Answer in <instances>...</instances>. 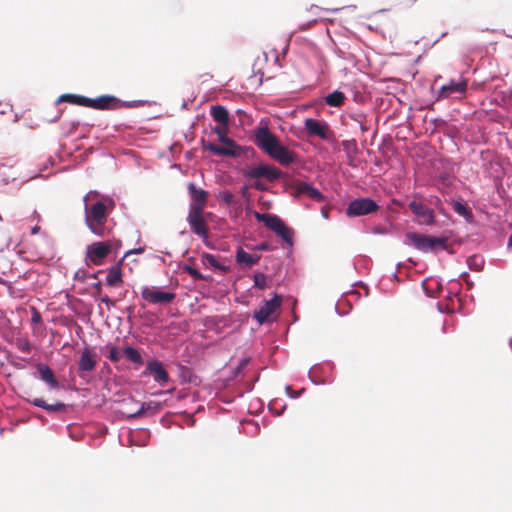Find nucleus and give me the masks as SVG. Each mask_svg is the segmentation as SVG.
Listing matches in <instances>:
<instances>
[{"mask_svg": "<svg viewBox=\"0 0 512 512\" xmlns=\"http://www.w3.org/2000/svg\"><path fill=\"white\" fill-rule=\"evenodd\" d=\"M84 221L90 232L98 237L110 235L108 218L116 207L115 200L97 190L89 191L84 197Z\"/></svg>", "mask_w": 512, "mask_h": 512, "instance_id": "f257e3e1", "label": "nucleus"}, {"mask_svg": "<svg viewBox=\"0 0 512 512\" xmlns=\"http://www.w3.org/2000/svg\"><path fill=\"white\" fill-rule=\"evenodd\" d=\"M269 120L262 118L253 130L252 141L263 153L281 165H289L295 161V155L284 146L277 135L268 127Z\"/></svg>", "mask_w": 512, "mask_h": 512, "instance_id": "f03ea898", "label": "nucleus"}, {"mask_svg": "<svg viewBox=\"0 0 512 512\" xmlns=\"http://www.w3.org/2000/svg\"><path fill=\"white\" fill-rule=\"evenodd\" d=\"M452 233L451 230H447L435 236L416 231H408L405 233L403 244L421 253L436 254L441 251V249H446V242H448L449 236L452 235Z\"/></svg>", "mask_w": 512, "mask_h": 512, "instance_id": "7ed1b4c3", "label": "nucleus"}, {"mask_svg": "<svg viewBox=\"0 0 512 512\" xmlns=\"http://www.w3.org/2000/svg\"><path fill=\"white\" fill-rule=\"evenodd\" d=\"M241 175L246 179H265L268 181H277L282 178L283 173L277 167L260 161L258 164L253 166H247L241 170ZM252 187L258 191H265L266 186L260 182L255 181Z\"/></svg>", "mask_w": 512, "mask_h": 512, "instance_id": "20e7f679", "label": "nucleus"}, {"mask_svg": "<svg viewBox=\"0 0 512 512\" xmlns=\"http://www.w3.org/2000/svg\"><path fill=\"white\" fill-rule=\"evenodd\" d=\"M149 100H122L112 94H101L95 98L90 97V108L95 110H116L120 107L137 108L145 105H151Z\"/></svg>", "mask_w": 512, "mask_h": 512, "instance_id": "39448f33", "label": "nucleus"}, {"mask_svg": "<svg viewBox=\"0 0 512 512\" xmlns=\"http://www.w3.org/2000/svg\"><path fill=\"white\" fill-rule=\"evenodd\" d=\"M431 177L439 189H450L456 179L454 163L449 158H439L433 161Z\"/></svg>", "mask_w": 512, "mask_h": 512, "instance_id": "423d86ee", "label": "nucleus"}, {"mask_svg": "<svg viewBox=\"0 0 512 512\" xmlns=\"http://www.w3.org/2000/svg\"><path fill=\"white\" fill-rule=\"evenodd\" d=\"M141 297L149 304L165 306L173 303L176 294L166 290L164 286L144 285L141 288Z\"/></svg>", "mask_w": 512, "mask_h": 512, "instance_id": "0eeeda50", "label": "nucleus"}, {"mask_svg": "<svg viewBox=\"0 0 512 512\" xmlns=\"http://www.w3.org/2000/svg\"><path fill=\"white\" fill-rule=\"evenodd\" d=\"M304 131L310 137H318L334 146L337 141L332 135L329 124L325 120L315 119L313 117L305 118Z\"/></svg>", "mask_w": 512, "mask_h": 512, "instance_id": "6e6552de", "label": "nucleus"}, {"mask_svg": "<svg viewBox=\"0 0 512 512\" xmlns=\"http://www.w3.org/2000/svg\"><path fill=\"white\" fill-rule=\"evenodd\" d=\"M380 205L371 197H357L349 202L345 214L349 218L361 217L377 212Z\"/></svg>", "mask_w": 512, "mask_h": 512, "instance_id": "1a4fd4ad", "label": "nucleus"}, {"mask_svg": "<svg viewBox=\"0 0 512 512\" xmlns=\"http://www.w3.org/2000/svg\"><path fill=\"white\" fill-rule=\"evenodd\" d=\"M282 303V297L274 291L272 297L269 299H263L258 309L253 311L252 318L256 320L259 325H263L267 322H272L268 319Z\"/></svg>", "mask_w": 512, "mask_h": 512, "instance_id": "9d476101", "label": "nucleus"}, {"mask_svg": "<svg viewBox=\"0 0 512 512\" xmlns=\"http://www.w3.org/2000/svg\"><path fill=\"white\" fill-rule=\"evenodd\" d=\"M141 376H152L153 380L160 386H166L170 381V376L165 370L162 362L156 358L148 359L145 362V369L141 372Z\"/></svg>", "mask_w": 512, "mask_h": 512, "instance_id": "9b49d317", "label": "nucleus"}, {"mask_svg": "<svg viewBox=\"0 0 512 512\" xmlns=\"http://www.w3.org/2000/svg\"><path fill=\"white\" fill-rule=\"evenodd\" d=\"M334 364L327 362L324 365L320 363L314 364L308 371V379L313 385H325L333 381L332 375Z\"/></svg>", "mask_w": 512, "mask_h": 512, "instance_id": "f8f14e48", "label": "nucleus"}, {"mask_svg": "<svg viewBox=\"0 0 512 512\" xmlns=\"http://www.w3.org/2000/svg\"><path fill=\"white\" fill-rule=\"evenodd\" d=\"M108 256L109 250L105 241H95L86 246L85 263L87 266L102 265Z\"/></svg>", "mask_w": 512, "mask_h": 512, "instance_id": "ddd939ff", "label": "nucleus"}, {"mask_svg": "<svg viewBox=\"0 0 512 512\" xmlns=\"http://www.w3.org/2000/svg\"><path fill=\"white\" fill-rule=\"evenodd\" d=\"M408 208L411 213L418 219L419 224H424L427 226L436 225L437 221L434 210L423 202L413 199L408 203Z\"/></svg>", "mask_w": 512, "mask_h": 512, "instance_id": "4468645a", "label": "nucleus"}, {"mask_svg": "<svg viewBox=\"0 0 512 512\" xmlns=\"http://www.w3.org/2000/svg\"><path fill=\"white\" fill-rule=\"evenodd\" d=\"M218 141L225 145L223 147L224 149L231 150L234 152L233 155H224L223 157H245V158H252V159H258V153L256 150L251 146H240L236 143L235 140L228 137L227 135H219Z\"/></svg>", "mask_w": 512, "mask_h": 512, "instance_id": "2eb2a0df", "label": "nucleus"}, {"mask_svg": "<svg viewBox=\"0 0 512 512\" xmlns=\"http://www.w3.org/2000/svg\"><path fill=\"white\" fill-rule=\"evenodd\" d=\"M28 403L31 405L43 409L46 413L51 416H60L62 414H67L72 407V405L64 403L60 400L55 401L54 403H47V401L42 397H36L33 399H26Z\"/></svg>", "mask_w": 512, "mask_h": 512, "instance_id": "dca6fc26", "label": "nucleus"}, {"mask_svg": "<svg viewBox=\"0 0 512 512\" xmlns=\"http://www.w3.org/2000/svg\"><path fill=\"white\" fill-rule=\"evenodd\" d=\"M467 85L468 80L466 78L461 77L459 80L451 79L438 89L436 100L447 99L454 95H463L467 91Z\"/></svg>", "mask_w": 512, "mask_h": 512, "instance_id": "f3484780", "label": "nucleus"}, {"mask_svg": "<svg viewBox=\"0 0 512 512\" xmlns=\"http://www.w3.org/2000/svg\"><path fill=\"white\" fill-rule=\"evenodd\" d=\"M78 364V375L80 378L85 379L88 373H91L95 370L97 365V355L96 353L88 346L82 350Z\"/></svg>", "mask_w": 512, "mask_h": 512, "instance_id": "a211bd4d", "label": "nucleus"}, {"mask_svg": "<svg viewBox=\"0 0 512 512\" xmlns=\"http://www.w3.org/2000/svg\"><path fill=\"white\" fill-rule=\"evenodd\" d=\"M163 408V403L159 401H148L140 404L138 410L132 413L121 412V418L125 420H132L136 418H141L144 416H152L159 413Z\"/></svg>", "mask_w": 512, "mask_h": 512, "instance_id": "6ab92c4d", "label": "nucleus"}, {"mask_svg": "<svg viewBox=\"0 0 512 512\" xmlns=\"http://www.w3.org/2000/svg\"><path fill=\"white\" fill-rule=\"evenodd\" d=\"M35 368L36 373L34 374V377L44 382L50 389L59 390L64 388V386H62L55 378L52 369L46 363L38 362L35 365Z\"/></svg>", "mask_w": 512, "mask_h": 512, "instance_id": "aec40b11", "label": "nucleus"}, {"mask_svg": "<svg viewBox=\"0 0 512 512\" xmlns=\"http://www.w3.org/2000/svg\"><path fill=\"white\" fill-rule=\"evenodd\" d=\"M445 201L452 207L453 211L459 217H462L465 220L466 223H468V224L475 223V217H474L472 209L462 198H458V199L449 198V199H446Z\"/></svg>", "mask_w": 512, "mask_h": 512, "instance_id": "412c9836", "label": "nucleus"}, {"mask_svg": "<svg viewBox=\"0 0 512 512\" xmlns=\"http://www.w3.org/2000/svg\"><path fill=\"white\" fill-rule=\"evenodd\" d=\"M433 125L432 132L437 131L443 136L451 139L455 144V139L459 136V130L454 125H449L448 122L442 118H434L430 120Z\"/></svg>", "mask_w": 512, "mask_h": 512, "instance_id": "4be33fe9", "label": "nucleus"}, {"mask_svg": "<svg viewBox=\"0 0 512 512\" xmlns=\"http://www.w3.org/2000/svg\"><path fill=\"white\" fill-rule=\"evenodd\" d=\"M296 189L314 201L323 202L325 200V195L311 181H299Z\"/></svg>", "mask_w": 512, "mask_h": 512, "instance_id": "5701e85b", "label": "nucleus"}, {"mask_svg": "<svg viewBox=\"0 0 512 512\" xmlns=\"http://www.w3.org/2000/svg\"><path fill=\"white\" fill-rule=\"evenodd\" d=\"M177 375L180 379V384H192L198 386L201 379L193 372V370L181 362L176 364Z\"/></svg>", "mask_w": 512, "mask_h": 512, "instance_id": "b1692460", "label": "nucleus"}, {"mask_svg": "<svg viewBox=\"0 0 512 512\" xmlns=\"http://www.w3.org/2000/svg\"><path fill=\"white\" fill-rule=\"evenodd\" d=\"M341 146L347 157V163L350 167L356 168V158L360 154L356 139H345L341 141Z\"/></svg>", "mask_w": 512, "mask_h": 512, "instance_id": "393cba45", "label": "nucleus"}, {"mask_svg": "<svg viewBox=\"0 0 512 512\" xmlns=\"http://www.w3.org/2000/svg\"><path fill=\"white\" fill-rule=\"evenodd\" d=\"M250 362V356H244L238 361L237 365L230 371L229 375L224 381L226 388H230L231 383H234L237 380V378L244 372Z\"/></svg>", "mask_w": 512, "mask_h": 512, "instance_id": "a878e982", "label": "nucleus"}, {"mask_svg": "<svg viewBox=\"0 0 512 512\" xmlns=\"http://www.w3.org/2000/svg\"><path fill=\"white\" fill-rule=\"evenodd\" d=\"M210 116L220 126H227L230 121V114L228 109L221 104L211 105Z\"/></svg>", "mask_w": 512, "mask_h": 512, "instance_id": "bb28decb", "label": "nucleus"}, {"mask_svg": "<svg viewBox=\"0 0 512 512\" xmlns=\"http://www.w3.org/2000/svg\"><path fill=\"white\" fill-rule=\"evenodd\" d=\"M107 272L105 284L109 287H116L123 283V273L119 265H111L104 270Z\"/></svg>", "mask_w": 512, "mask_h": 512, "instance_id": "cd10ccee", "label": "nucleus"}, {"mask_svg": "<svg viewBox=\"0 0 512 512\" xmlns=\"http://www.w3.org/2000/svg\"><path fill=\"white\" fill-rule=\"evenodd\" d=\"M123 355L128 361L136 365V368L142 366L145 362L142 352L139 348L134 346H126L123 348Z\"/></svg>", "mask_w": 512, "mask_h": 512, "instance_id": "c85d7f7f", "label": "nucleus"}, {"mask_svg": "<svg viewBox=\"0 0 512 512\" xmlns=\"http://www.w3.org/2000/svg\"><path fill=\"white\" fill-rule=\"evenodd\" d=\"M200 145L203 150H207L211 152L212 154L223 157L224 155H233L234 152L228 149L221 148L220 146H217L211 142H207L203 137L200 140Z\"/></svg>", "mask_w": 512, "mask_h": 512, "instance_id": "c756f323", "label": "nucleus"}, {"mask_svg": "<svg viewBox=\"0 0 512 512\" xmlns=\"http://www.w3.org/2000/svg\"><path fill=\"white\" fill-rule=\"evenodd\" d=\"M275 234L281 238L289 248L294 246V230L291 227L283 224Z\"/></svg>", "mask_w": 512, "mask_h": 512, "instance_id": "7c9ffc66", "label": "nucleus"}, {"mask_svg": "<svg viewBox=\"0 0 512 512\" xmlns=\"http://www.w3.org/2000/svg\"><path fill=\"white\" fill-rule=\"evenodd\" d=\"M345 99V94L339 89H336L326 95L325 103L330 107H339L344 103Z\"/></svg>", "mask_w": 512, "mask_h": 512, "instance_id": "2f4dec72", "label": "nucleus"}, {"mask_svg": "<svg viewBox=\"0 0 512 512\" xmlns=\"http://www.w3.org/2000/svg\"><path fill=\"white\" fill-rule=\"evenodd\" d=\"M251 253L245 251L242 247H237L235 262L240 269H249Z\"/></svg>", "mask_w": 512, "mask_h": 512, "instance_id": "473e14b6", "label": "nucleus"}, {"mask_svg": "<svg viewBox=\"0 0 512 512\" xmlns=\"http://www.w3.org/2000/svg\"><path fill=\"white\" fill-rule=\"evenodd\" d=\"M188 194L191 197L192 201H201L204 202L208 192L200 187H198L194 182L188 183L187 186Z\"/></svg>", "mask_w": 512, "mask_h": 512, "instance_id": "72a5a7b5", "label": "nucleus"}, {"mask_svg": "<svg viewBox=\"0 0 512 512\" xmlns=\"http://www.w3.org/2000/svg\"><path fill=\"white\" fill-rule=\"evenodd\" d=\"M67 96L68 104L90 108V97L75 93H67Z\"/></svg>", "mask_w": 512, "mask_h": 512, "instance_id": "f704fd0d", "label": "nucleus"}, {"mask_svg": "<svg viewBox=\"0 0 512 512\" xmlns=\"http://www.w3.org/2000/svg\"><path fill=\"white\" fill-rule=\"evenodd\" d=\"M287 409V404L283 399H273L268 403V410L274 416H281Z\"/></svg>", "mask_w": 512, "mask_h": 512, "instance_id": "c9c22d12", "label": "nucleus"}, {"mask_svg": "<svg viewBox=\"0 0 512 512\" xmlns=\"http://www.w3.org/2000/svg\"><path fill=\"white\" fill-rule=\"evenodd\" d=\"M466 263L472 271H480L484 266V258L479 254H472L467 257Z\"/></svg>", "mask_w": 512, "mask_h": 512, "instance_id": "e433bc0d", "label": "nucleus"}, {"mask_svg": "<svg viewBox=\"0 0 512 512\" xmlns=\"http://www.w3.org/2000/svg\"><path fill=\"white\" fill-rule=\"evenodd\" d=\"M178 268L182 272L189 274L194 281H200V279L204 278L203 273H201L197 268L189 264H178Z\"/></svg>", "mask_w": 512, "mask_h": 512, "instance_id": "4c0bfd02", "label": "nucleus"}, {"mask_svg": "<svg viewBox=\"0 0 512 512\" xmlns=\"http://www.w3.org/2000/svg\"><path fill=\"white\" fill-rule=\"evenodd\" d=\"M253 287L264 290L268 287L267 275L260 271H255L253 274Z\"/></svg>", "mask_w": 512, "mask_h": 512, "instance_id": "58836bf2", "label": "nucleus"}, {"mask_svg": "<svg viewBox=\"0 0 512 512\" xmlns=\"http://www.w3.org/2000/svg\"><path fill=\"white\" fill-rule=\"evenodd\" d=\"M283 224H285V222L277 214H269L265 226L276 233Z\"/></svg>", "mask_w": 512, "mask_h": 512, "instance_id": "ea45409f", "label": "nucleus"}, {"mask_svg": "<svg viewBox=\"0 0 512 512\" xmlns=\"http://www.w3.org/2000/svg\"><path fill=\"white\" fill-rule=\"evenodd\" d=\"M189 226H190L191 231L195 235L202 237L203 239L207 238L208 232H207V229L205 228V226L203 225L201 219L197 220V221H192V224Z\"/></svg>", "mask_w": 512, "mask_h": 512, "instance_id": "a19ab883", "label": "nucleus"}, {"mask_svg": "<svg viewBox=\"0 0 512 512\" xmlns=\"http://www.w3.org/2000/svg\"><path fill=\"white\" fill-rule=\"evenodd\" d=\"M430 205H433L439 214L443 215L446 218H450V214L444 208L442 200L438 196H430L428 200Z\"/></svg>", "mask_w": 512, "mask_h": 512, "instance_id": "79ce46f5", "label": "nucleus"}, {"mask_svg": "<svg viewBox=\"0 0 512 512\" xmlns=\"http://www.w3.org/2000/svg\"><path fill=\"white\" fill-rule=\"evenodd\" d=\"M106 348L108 349V353L106 354V357L112 361V362H118L122 355H123V350L120 351L119 348L115 345H112V344H107Z\"/></svg>", "mask_w": 512, "mask_h": 512, "instance_id": "37998d69", "label": "nucleus"}, {"mask_svg": "<svg viewBox=\"0 0 512 512\" xmlns=\"http://www.w3.org/2000/svg\"><path fill=\"white\" fill-rule=\"evenodd\" d=\"M201 262L205 267H210L215 270L219 261L215 255L208 252H203L201 254Z\"/></svg>", "mask_w": 512, "mask_h": 512, "instance_id": "c03bdc74", "label": "nucleus"}, {"mask_svg": "<svg viewBox=\"0 0 512 512\" xmlns=\"http://www.w3.org/2000/svg\"><path fill=\"white\" fill-rule=\"evenodd\" d=\"M219 199L228 206H232L235 203L234 195L228 189H223L219 192Z\"/></svg>", "mask_w": 512, "mask_h": 512, "instance_id": "a18cd8bd", "label": "nucleus"}, {"mask_svg": "<svg viewBox=\"0 0 512 512\" xmlns=\"http://www.w3.org/2000/svg\"><path fill=\"white\" fill-rule=\"evenodd\" d=\"M107 243V247L109 250V255H113L114 257L117 256L121 246L122 242L119 239H110L105 241Z\"/></svg>", "mask_w": 512, "mask_h": 512, "instance_id": "49530a36", "label": "nucleus"}, {"mask_svg": "<svg viewBox=\"0 0 512 512\" xmlns=\"http://www.w3.org/2000/svg\"><path fill=\"white\" fill-rule=\"evenodd\" d=\"M247 248L251 251L258 252V251H273L275 248L270 243L263 241L256 245H247Z\"/></svg>", "mask_w": 512, "mask_h": 512, "instance_id": "de8ad7c7", "label": "nucleus"}, {"mask_svg": "<svg viewBox=\"0 0 512 512\" xmlns=\"http://www.w3.org/2000/svg\"><path fill=\"white\" fill-rule=\"evenodd\" d=\"M365 117L364 115H352L351 118L356 121L359 125V129L362 133H366L370 130L371 126L366 121H363L361 118Z\"/></svg>", "mask_w": 512, "mask_h": 512, "instance_id": "09e8293b", "label": "nucleus"}, {"mask_svg": "<svg viewBox=\"0 0 512 512\" xmlns=\"http://www.w3.org/2000/svg\"><path fill=\"white\" fill-rule=\"evenodd\" d=\"M203 208H204V202L191 201V203L189 205V212H192V213L200 216L201 212L203 211Z\"/></svg>", "mask_w": 512, "mask_h": 512, "instance_id": "8fccbe9b", "label": "nucleus"}, {"mask_svg": "<svg viewBox=\"0 0 512 512\" xmlns=\"http://www.w3.org/2000/svg\"><path fill=\"white\" fill-rule=\"evenodd\" d=\"M304 391H305L304 389H300L298 391H293L292 387L290 385H286L285 386L286 395L290 399H298V398H300L302 396V394L304 393Z\"/></svg>", "mask_w": 512, "mask_h": 512, "instance_id": "3c124183", "label": "nucleus"}, {"mask_svg": "<svg viewBox=\"0 0 512 512\" xmlns=\"http://www.w3.org/2000/svg\"><path fill=\"white\" fill-rule=\"evenodd\" d=\"M74 280L85 282L87 278H89V272L83 268H79L73 276Z\"/></svg>", "mask_w": 512, "mask_h": 512, "instance_id": "603ef678", "label": "nucleus"}, {"mask_svg": "<svg viewBox=\"0 0 512 512\" xmlns=\"http://www.w3.org/2000/svg\"><path fill=\"white\" fill-rule=\"evenodd\" d=\"M31 312V322L33 324H41L42 323V316L40 312L35 308L34 306L30 307Z\"/></svg>", "mask_w": 512, "mask_h": 512, "instance_id": "864d4df0", "label": "nucleus"}, {"mask_svg": "<svg viewBox=\"0 0 512 512\" xmlns=\"http://www.w3.org/2000/svg\"><path fill=\"white\" fill-rule=\"evenodd\" d=\"M223 317H219V316H213V317H209L206 321V325L209 327V328H217L220 324V322L222 321Z\"/></svg>", "mask_w": 512, "mask_h": 512, "instance_id": "5fc2aeb1", "label": "nucleus"}, {"mask_svg": "<svg viewBox=\"0 0 512 512\" xmlns=\"http://www.w3.org/2000/svg\"><path fill=\"white\" fill-rule=\"evenodd\" d=\"M371 233L375 235H386L389 233V229L382 225H376L371 229Z\"/></svg>", "mask_w": 512, "mask_h": 512, "instance_id": "6e6d98bb", "label": "nucleus"}, {"mask_svg": "<svg viewBox=\"0 0 512 512\" xmlns=\"http://www.w3.org/2000/svg\"><path fill=\"white\" fill-rule=\"evenodd\" d=\"M351 310H352V305H350V304H348L346 309L340 308L338 306V303H336V305H335V312L340 317L348 315L351 312Z\"/></svg>", "mask_w": 512, "mask_h": 512, "instance_id": "4d7b16f0", "label": "nucleus"}, {"mask_svg": "<svg viewBox=\"0 0 512 512\" xmlns=\"http://www.w3.org/2000/svg\"><path fill=\"white\" fill-rule=\"evenodd\" d=\"M144 247L132 248L124 253V258H128L131 255H138L144 253Z\"/></svg>", "mask_w": 512, "mask_h": 512, "instance_id": "13d9d810", "label": "nucleus"}, {"mask_svg": "<svg viewBox=\"0 0 512 512\" xmlns=\"http://www.w3.org/2000/svg\"><path fill=\"white\" fill-rule=\"evenodd\" d=\"M195 125H196V122H193V123L190 125V127H189V129H188V132H187V133H185V135H184V137H185V139H186V141H187V142H191V141H193V139H194V129H195Z\"/></svg>", "mask_w": 512, "mask_h": 512, "instance_id": "bf43d9fd", "label": "nucleus"}, {"mask_svg": "<svg viewBox=\"0 0 512 512\" xmlns=\"http://www.w3.org/2000/svg\"><path fill=\"white\" fill-rule=\"evenodd\" d=\"M428 279L422 281V290L427 297H434L433 289L427 286Z\"/></svg>", "mask_w": 512, "mask_h": 512, "instance_id": "052dcab7", "label": "nucleus"}, {"mask_svg": "<svg viewBox=\"0 0 512 512\" xmlns=\"http://www.w3.org/2000/svg\"><path fill=\"white\" fill-rule=\"evenodd\" d=\"M89 287L91 289H94L95 293L94 294H97V295H100L101 292H102V281H96V282H93L89 285Z\"/></svg>", "mask_w": 512, "mask_h": 512, "instance_id": "680f3d73", "label": "nucleus"}, {"mask_svg": "<svg viewBox=\"0 0 512 512\" xmlns=\"http://www.w3.org/2000/svg\"><path fill=\"white\" fill-rule=\"evenodd\" d=\"M254 217L255 219L258 221V222H261V223H264L266 224L268 218H269V214H264V213H260V212H255L254 213Z\"/></svg>", "mask_w": 512, "mask_h": 512, "instance_id": "e2e57ef3", "label": "nucleus"}, {"mask_svg": "<svg viewBox=\"0 0 512 512\" xmlns=\"http://www.w3.org/2000/svg\"><path fill=\"white\" fill-rule=\"evenodd\" d=\"M260 259H261V255L251 254L249 269H251L253 266L257 265L259 263Z\"/></svg>", "mask_w": 512, "mask_h": 512, "instance_id": "0e129e2a", "label": "nucleus"}, {"mask_svg": "<svg viewBox=\"0 0 512 512\" xmlns=\"http://www.w3.org/2000/svg\"><path fill=\"white\" fill-rule=\"evenodd\" d=\"M215 270H218V271H220L222 273H227V272L230 271V266L227 265V264H223V263L218 262Z\"/></svg>", "mask_w": 512, "mask_h": 512, "instance_id": "69168bd1", "label": "nucleus"}, {"mask_svg": "<svg viewBox=\"0 0 512 512\" xmlns=\"http://www.w3.org/2000/svg\"><path fill=\"white\" fill-rule=\"evenodd\" d=\"M200 219H201V218H200V216H199V215H196V214H194V213H192V212H189V213H188V216H187V218H186V220H187V222H188V224H189V225H191V224H192V221H197V220H200Z\"/></svg>", "mask_w": 512, "mask_h": 512, "instance_id": "338daca9", "label": "nucleus"}, {"mask_svg": "<svg viewBox=\"0 0 512 512\" xmlns=\"http://www.w3.org/2000/svg\"><path fill=\"white\" fill-rule=\"evenodd\" d=\"M248 189H249V186L247 184H244L241 188H240V195L242 196V198L244 199H248L249 198V195H248Z\"/></svg>", "mask_w": 512, "mask_h": 512, "instance_id": "774afa93", "label": "nucleus"}]
</instances>
